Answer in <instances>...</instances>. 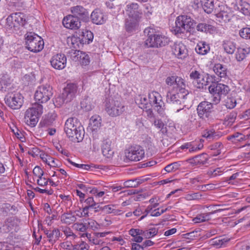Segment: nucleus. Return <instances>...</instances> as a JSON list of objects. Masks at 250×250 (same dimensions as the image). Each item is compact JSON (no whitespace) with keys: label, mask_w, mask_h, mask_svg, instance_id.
Listing matches in <instances>:
<instances>
[{"label":"nucleus","mask_w":250,"mask_h":250,"mask_svg":"<svg viewBox=\"0 0 250 250\" xmlns=\"http://www.w3.org/2000/svg\"><path fill=\"white\" fill-rule=\"evenodd\" d=\"M135 102L139 107L145 110L147 106L153 104L154 109L158 113L163 115L165 110V104L162 101L161 95L157 92L152 91L148 95V99L146 95H139L136 99Z\"/></svg>","instance_id":"obj_1"},{"label":"nucleus","mask_w":250,"mask_h":250,"mask_svg":"<svg viewBox=\"0 0 250 250\" xmlns=\"http://www.w3.org/2000/svg\"><path fill=\"white\" fill-rule=\"evenodd\" d=\"M64 131L67 136L74 142H80L84 136V129L76 118L68 119L65 123Z\"/></svg>","instance_id":"obj_2"},{"label":"nucleus","mask_w":250,"mask_h":250,"mask_svg":"<svg viewBox=\"0 0 250 250\" xmlns=\"http://www.w3.org/2000/svg\"><path fill=\"white\" fill-rule=\"evenodd\" d=\"M105 110L108 115L116 117L124 112L125 106L122 104L120 97L111 96L106 101Z\"/></svg>","instance_id":"obj_3"},{"label":"nucleus","mask_w":250,"mask_h":250,"mask_svg":"<svg viewBox=\"0 0 250 250\" xmlns=\"http://www.w3.org/2000/svg\"><path fill=\"white\" fill-rule=\"evenodd\" d=\"M185 87L186 86H183L177 89H171L169 91L167 95V102L176 104L185 103L189 94Z\"/></svg>","instance_id":"obj_4"},{"label":"nucleus","mask_w":250,"mask_h":250,"mask_svg":"<svg viewBox=\"0 0 250 250\" xmlns=\"http://www.w3.org/2000/svg\"><path fill=\"white\" fill-rule=\"evenodd\" d=\"M42 112V105L39 104H34L26 110L24 117L25 122L28 125L35 126Z\"/></svg>","instance_id":"obj_5"},{"label":"nucleus","mask_w":250,"mask_h":250,"mask_svg":"<svg viewBox=\"0 0 250 250\" xmlns=\"http://www.w3.org/2000/svg\"><path fill=\"white\" fill-rule=\"evenodd\" d=\"M26 48L33 52L41 51L44 46V42L42 38L34 33L30 32L26 34Z\"/></svg>","instance_id":"obj_6"},{"label":"nucleus","mask_w":250,"mask_h":250,"mask_svg":"<svg viewBox=\"0 0 250 250\" xmlns=\"http://www.w3.org/2000/svg\"><path fill=\"white\" fill-rule=\"evenodd\" d=\"M208 90L212 94V101L217 104L222 97L226 96L229 91V86L220 83H212L208 87Z\"/></svg>","instance_id":"obj_7"},{"label":"nucleus","mask_w":250,"mask_h":250,"mask_svg":"<svg viewBox=\"0 0 250 250\" xmlns=\"http://www.w3.org/2000/svg\"><path fill=\"white\" fill-rule=\"evenodd\" d=\"M146 29V32L148 31V38L146 41V44L149 47H158L166 46L170 42L169 39L162 34H149L151 32Z\"/></svg>","instance_id":"obj_8"},{"label":"nucleus","mask_w":250,"mask_h":250,"mask_svg":"<svg viewBox=\"0 0 250 250\" xmlns=\"http://www.w3.org/2000/svg\"><path fill=\"white\" fill-rule=\"evenodd\" d=\"M194 21L187 15L178 16L175 21L174 31L176 34L184 33L185 31H189Z\"/></svg>","instance_id":"obj_9"},{"label":"nucleus","mask_w":250,"mask_h":250,"mask_svg":"<svg viewBox=\"0 0 250 250\" xmlns=\"http://www.w3.org/2000/svg\"><path fill=\"white\" fill-rule=\"evenodd\" d=\"M77 91L78 86L76 83H68L64 88L62 96L56 99V103L59 102L58 104L61 105L65 103L70 102L75 98Z\"/></svg>","instance_id":"obj_10"},{"label":"nucleus","mask_w":250,"mask_h":250,"mask_svg":"<svg viewBox=\"0 0 250 250\" xmlns=\"http://www.w3.org/2000/svg\"><path fill=\"white\" fill-rule=\"evenodd\" d=\"M212 108L211 103L207 101L201 102L197 108L198 116L206 122L210 124L213 120L211 116Z\"/></svg>","instance_id":"obj_11"},{"label":"nucleus","mask_w":250,"mask_h":250,"mask_svg":"<svg viewBox=\"0 0 250 250\" xmlns=\"http://www.w3.org/2000/svg\"><path fill=\"white\" fill-rule=\"evenodd\" d=\"M6 26L9 29L16 31L25 23V19L23 14L15 13L9 16L6 20Z\"/></svg>","instance_id":"obj_12"},{"label":"nucleus","mask_w":250,"mask_h":250,"mask_svg":"<svg viewBox=\"0 0 250 250\" xmlns=\"http://www.w3.org/2000/svg\"><path fill=\"white\" fill-rule=\"evenodd\" d=\"M52 95V87L47 84L42 85L38 87L35 93V99L41 103H44L49 101Z\"/></svg>","instance_id":"obj_13"},{"label":"nucleus","mask_w":250,"mask_h":250,"mask_svg":"<svg viewBox=\"0 0 250 250\" xmlns=\"http://www.w3.org/2000/svg\"><path fill=\"white\" fill-rule=\"evenodd\" d=\"M6 104L13 109H19L23 103V97L19 92L8 93L5 97Z\"/></svg>","instance_id":"obj_14"},{"label":"nucleus","mask_w":250,"mask_h":250,"mask_svg":"<svg viewBox=\"0 0 250 250\" xmlns=\"http://www.w3.org/2000/svg\"><path fill=\"white\" fill-rule=\"evenodd\" d=\"M144 156V150L138 146L131 147L125 152L126 159L131 161H139L142 160Z\"/></svg>","instance_id":"obj_15"},{"label":"nucleus","mask_w":250,"mask_h":250,"mask_svg":"<svg viewBox=\"0 0 250 250\" xmlns=\"http://www.w3.org/2000/svg\"><path fill=\"white\" fill-rule=\"evenodd\" d=\"M19 220L15 217L8 218L2 227H0V231L6 233L17 232L19 230Z\"/></svg>","instance_id":"obj_16"},{"label":"nucleus","mask_w":250,"mask_h":250,"mask_svg":"<svg viewBox=\"0 0 250 250\" xmlns=\"http://www.w3.org/2000/svg\"><path fill=\"white\" fill-rule=\"evenodd\" d=\"M173 54L178 59L184 60L188 56V49L182 42H176L172 47Z\"/></svg>","instance_id":"obj_17"},{"label":"nucleus","mask_w":250,"mask_h":250,"mask_svg":"<svg viewBox=\"0 0 250 250\" xmlns=\"http://www.w3.org/2000/svg\"><path fill=\"white\" fill-rule=\"evenodd\" d=\"M107 233L108 232H95L93 234L86 233H83L82 236L83 237L84 236H85L89 242L92 245H102L104 243V241L102 239H101V238L105 236Z\"/></svg>","instance_id":"obj_18"},{"label":"nucleus","mask_w":250,"mask_h":250,"mask_svg":"<svg viewBox=\"0 0 250 250\" xmlns=\"http://www.w3.org/2000/svg\"><path fill=\"white\" fill-rule=\"evenodd\" d=\"M62 24L65 27L70 29H78L81 26V22L78 18L72 15L64 17Z\"/></svg>","instance_id":"obj_19"},{"label":"nucleus","mask_w":250,"mask_h":250,"mask_svg":"<svg viewBox=\"0 0 250 250\" xmlns=\"http://www.w3.org/2000/svg\"><path fill=\"white\" fill-rule=\"evenodd\" d=\"M126 13L129 18L141 19L142 13L137 3H132L126 5Z\"/></svg>","instance_id":"obj_20"},{"label":"nucleus","mask_w":250,"mask_h":250,"mask_svg":"<svg viewBox=\"0 0 250 250\" xmlns=\"http://www.w3.org/2000/svg\"><path fill=\"white\" fill-rule=\"evenodd\" d=\"M218 6V8L214 9V14L216 17L219 19V21H223L225 22H228L231 19V14L225 10V6L223 5Z\"/></svg>","instance_id":"obj_21"},{"label":"nucleus","mask_w":250,"mask_h":250,"mask_svg":"<svg viewBox=\"0 0 250 250\" xmlns=\"http://www.w3.org/2000/svg\"><path fill=\"white\" fill-rule=\"evenodd\" d=\"M62 245L66 250H88L89 249V245L83 241H81L74 245L71 242H66Z\"/></svg>","instance_id":"obj_22"},{"label":"nucleus","mask_w":250,"mask_h":250,"mask_svg":"<svg viewBox=\"0 0 250 250\" xmlns=\"http://www.w3.org/2000/svg\"><path fill=\"white\" fill-rule=\"evenodd\" d=\"M141 19L128 17L125 21V27L128 33H132L138 28Z\"/></svg>","instance_id":"obj_23"},{"label":"nucleus","mask_w":250,"mask_h":250,"mask_svg":"<svg viewBox=\"0 0 250 250\" xmlns=\"http://www.w3.org/2000/svg\"><path fill=\"white\" fill-rule=\"evenodd\" d=\"M166 83L167 85L172 86V89H177L181 87L186 86L184 80L179 77H168L166 79Z\"/></svg>","instance_id":"obj_24"},{"label":"nucleus","mask_w":250,"mask_h":250,"mask_svg":"<svg viewBox=\"0 0 250 250\" xmlns=\"http://www.w3.org/2000/svg\"><path fill=\"white\" fill-rule=\"evenodd\" d=\"M111 141L109 139L103 140L102 144V153L104 156L107 158H111L114 154V151L111 148Z\"/></svg>","instance_id":"obj_25"},{"label":"nucleus","mask_w":250,"mask_h":250,"mask_svg":"<svg viewBox=\"0 0 250 250\" xmlns=\"http://www.w3.org/2000/svg\"><path fill=\"white\" fill-rule=\"evenodd\" d=\"M71 59L73 62H89L88 55L80 51L74 52L71 55Z\"/></svg>","instance_id":"obj_26"},{"label":"nucleus","mask_w":250,"mask_h":250,"mask_svg":"<svg viewBox=\"0 0 250 250\" xmlns=\"http://www.w3.org/2000/svg\"><path fill=\"white\" fill-rule=\"evenodd\" d=\"M91 20L97 24H102L106 21V17L99 9H96L91 14Z\"/></svg>","instance_id":"obj_27"},{"label":"nucleus","mask_w":250,"mask_h":250,"mask_svg":"<svg viewBox=\"0 0 250 250\" xmlns=\"http://www.w3.org/2000/svg\"><path fill=\"white\" fill-rule=\"evenodd\" d=\"M71 12L74 15V16L82 19H85L88 18V14L87 10L83 6L77 5L71 8Z\"/></svg>","instance_id":"obj_28"},{"label":"nucleus","mask_w":250,"mask_h":250,"mask_svg":"<svg viewBox=\"0 0 250 250\" xmlns=\"http://www.w3.org/2000/svg\"><path fill=\"white\" fill-rule=\"evenodd\" d=\"M12 80L7 73L0 75V90L6 91L11 84Z\"/></svg>","instance_id":"obj_29"},{"label":"nucleus","mask_w":250,"mask_h":250,"mask_svg":"<svg viewBox=\"0 0 250 250\" xmlns=\"http://www.w3.org/2000/svg\"><path fill=\"white\" fill-rule=\"evenodd\" d=\"M101 126V118L97 115L91 117L89 120V127L94 134V132L97 131Z\"/></svg>","instance_id":"obj_30"},{"label":"nucleus","mask_w":250,"mask_h":250,"mask_svg":"<svg viewBox=\"0 0 250 250\" xmlns=\"http://www.w3.org/2000/svg\"><path fill=\"white\" fill-rule=\"evenodd\" d=\"M78 35L80 37L81 44H89L93 39V33L87 30L80 31Z\"/></svg>","instance_id":"obj_31"},{"label":"nucleus","mask_w":250,"mask_h":250,"mask_svg":"<svg viewBox=\"0 0 250 250\" xmlns=\"http://www.w3.org/2000/svg\"><path fill=\"white\" fill-rule=\"evenodd\" d=\"M61 221L65 224L70 225L74 223L77 220V217L72 211L63 213L61 216Z\"/></svg>","instance_id":"obj_32"},{"label":"nucleus","mask_w":250,"mask_h":250,"mask_svg":"<svg viewBox=\"0 0 250 250\" xmlns=\"http://www.w3.org/2000/svg\"><path fill=\"white\" fill-rule=\"evenodd\" d=\"M204 11L208 14L212 12H214V4H216L217 1L216 0H201Z\"/></svg>","instance_id":"obj_33"},{"label":"nucleus","mask_w":250,"mask_h":250,"mask_svg":"<svg viewBox=\"0 0 250 250\" xmlns=\"http://www.w3.org/2000/svg\"><path fill=\"white\" fill-rule=\"evenodd\" d=\"M223 47L224 50L228 54H233L236 49V44L230 40L224 41Z\"/></svg>","instance_id":"obj_34"},{"label":"nucleus","mask_w":250,"mask_h":250,"mask_svg":"<svg viewBox=\"0 0 250 250\" xmlns=\"http://www.w3.org/2000/svg\"><path fill=\"white\" fill-rule=\"evenodd\" d=\"M202 136L206 138L208 141H211L218 139L220 136L215 132L213 128L206 129L202 134Z\"/></svg>","instance_id":"obj_35"},{"label":"nucleus","mask_w":250,"mask_h":250,"mask_svg":"<svg viewBox=\"0 0 250 250\" xmlns=\"http://www.w3.org/2000/svg\"><path fill=\"white\" fill-rule=\"evenodd\" d=\"M213 70L215 74L220 78H225L227 76V69L221 63H215Z\"/></svg>","instance_id":"obj_36"},{"label":"nucleus","mask_w":250,"mask_h":250,"mask_svg":"<svg viewBox=\"0 0 250 250\" xmlns=\"http://www.w3.org/2000/svg\"><path fill=\"white\" fill-rule=\"evenodd\" d=\"M115 205H108L104 207H100L99 208L100 210H103L106 213L111 214L112 213L114 215H120L122 212V210L117 209L115 208Z\"/></svg>","instance_id":"obj_37"},{"label":"nucleus","mask_w":250,"mask_h":250,"mask_svg":"<svg viewBox=\"0 0 250 250\" xmlns=\"http://www.w3.org/2000/svg\"><path fill=\"white\" fill-rule=\"evenodd\" d=\"M214 213V212H211L206 213L198 214L192 219V221L194 223H200L208 221L210 219V215Z\"/></svg>","instance_id":"obj_38"},{"label":"nucleus","mask_w":250,"mask_h":250,"mask_svg":"<svg viewBox=\"0 0 250 250\" xmlns=\"http://www.w3.org/2000/svg\"><path fill=\"white\" fill-rule=\"evenodd\" d=\"M210 50L209 45L205 42H199L195 48L196 52L199 54L205 55Z\"/></svg>","instance_id":"obj_39"},{"label":"nucleus","mask_w":250,"mask_h":250,"mask_svg":"<svg viewBox=\"0 0 250 250\" xmlns=\"http://www.w3.org/2000/svg\"><path fill=\"white\" fill-rule=\"evenodd\" d=\"M144 181L145 179L141 178L130 179L125 181L123 185L125 188H136Z\"/></svg>","instance_id":"obj_40"},{"label":"nucleus","mask_w":250,"mask_h":250,"mask_svg":"<svg viewBox=\"0 0 250 250\" xmlns=\"http://www.w3.org/2000/svg\"><path fill=\"white\" fill-rule=\"evenodd\" d=\"M190 160L191 163L195 165H204L207 162L208 156L206 153H202L194 157Z\"/></svg>","instance_id":"obj_41"},{"label":"nucleus","mask_w":250,"mask_h":250,"mask_svg":"<svg viewBox=\"0 0 250 250\" xmlns=\"http://www.w3.org/2000/svg\"><path fill=\"white\" fill-rule=\"evenodd\" d=\"M83 202L86 204L85 206L93 209L95 212L99 211L100 205L95 201L93 197H88Z\"/></svg>","instance_id":"obj_42"},{"label":"nucleus","mask_w":250,"mask_h":250,"mask_svg":"<svg viewBox=\"0 0 250 250\" xmlns=\"http://www.w3.org/2000/svg\"><path fill=\"white\" fill-rule=\"evenodd\" d=\"M196 29L198 31L212 33L215 31V28L211 25L206 23H200L197 26Z\"/></svg>","instance_id":"obj_43"},{"label":"nucleus","mask_w":250,"mask_h":250,"mask_svg":"<svg viewBox=\"0 0 250 250\" xmlns=\"http://www.w3.org/2000/svg\"><path fill=\"white\" fill-rule=\"evenodd\" d=\"M46 234L50 241H56L61 236L60 230L57 229H54L52 231H47Z\"/></svg>","instance_id":"obj_44"},{"label":"nucleus","mask_w":250,"mask_h":250,"mask_svg":"<svg viewBox=\"0 0 250 250\" xmlns=\"http://www.w3.org/2000/svg\"><path fill=\"white\" fill-rule=\"evenodd\" d=\"M81 107L86 111L91 110L94 106V104L90 98H85L81 103Z\"/></svg>","instance_id":"obj_45"},{"label":"nucleus","mask_w":250,"mask_h":250,"mask_svg":"<svg viewBox=\"0 0 250 250\" xmlns=\"http://www.w3.org/2000/svg\"><path fill=\"white\" fill-rule=\"evenodd\" d=\"M158 232V229L155 227L150 228L143 230L142 235L146 238H150L156 235Z\"/></svg>","instance_id":"obj_46"},{"label":"nucleus","mask_w":250,"mask_h":250,"mask_svg":"<svg viewBox=\"0 0 250 250\" xmlns=\"http://www.w3.org/2000/svg\"><path fill=\"white\" fill-rule=\"evenodd\" d=\"M61 228L62 232H63L66 238L74 240L77 237V235L74 233L70 228L64 226L62 227Z\"/></svg>","instance_id":"obj_47"},{"label":"nucleus","mask_w":250,"mask_h":250,"mask_svg":"<svg viewBox=\"0 0 250 250\" xmlns=\"http://www.w3.org/2000/svg\"><path fill=\"white\" fill-rule=\"evenodd\" d=\"M194 85L198 88H203L207 85V81L205 79L204 76L201 75L197 79L192 81Z\"/></svg>","instance_id":"obj_48"},{"label":"nucleus","mask_w":250,"mask_h":250,"mask_svg":"<svg viewBox=\"0 0 250 250\" xmlns=\"http://www.w3.org/2000/svg\"><path fill=\"white\" fill-rule=\"evenodd\" d=\"M66 57L64 54L58 53L53 55L50 62H66Z\"/></svg>","instance_id":"obj_49"},{"label":"nucleus","mask_w":250,"mask_h":250,"mask_svg":"<svg viewBox=\"0 0 250 250\" xmlns=\"http://www.w3.org/2000/svg\"><path fill=\"white\" fill-rule=\"evenodd\" d=\"M57 117V114L54 112H49L46 116L44 122L46 125H52Z\"/></svg>","instance_id":"obj_50"},{"label":"nucleus","mask_w":250,"mask_h":250,"mask_svg":"<svg viewBox=\"0 0 250 250\" xmlns=\"http://www.w3.org/2000/svg\"><path fill=\"white\" fill-rule=\"evenodd\" d=\"M68 42H71V43L72 44L74 48L79 47L80 44H81V41L80 36H77V35L76 36L74 35L71 37H69L68 38Z\"/></svg>","instance_id":"obj_51"},{"label":"nucleus","mask_w":250,"mask_h":250,"mask_svg":"<svg viewBox=\"0 0 250 250\" xmlns=\"http://www.w3.org/2000/svg\"><path fill=\"white\" fill-rule=\"evenodd\" d=\"M202 195L200 192H190L185 195L184 198L187 201L198 200L201 198Z\"/></svg>","instance_id":"obj_52"},{"label":"nucleus","mask_w":250,"mask_h":250,"mask_svg":"<svg viewBox=\"0 0 250 250\" xmlns=\"http://www.w3.org/2000/svg\"><path fill=\"white\" fill-rule=\"evenodd\" d=\"M240 10L245 15H250V4L247 2H243L240 5Z\"/></svg>","instance_id":"obj_53"},{"label":"nucleus","mask_w":250,"mask_h":250,"mask_svg":"<svg viewBox=\"0 0 250 250\" xmlns=\"http://www.w3.org/2000/svg\"><path fill=\"white\" fill-rule=\"evenodd\" d=\"M246 138H248L246 136L243 135L242 134L236 133L232 135L229 137V139L232 140V142H241L244 140Z\"/></svg>","instance_id":"obj_54"},{"label":"nucleus","mask_w":250,"mask_h":250,"mask_svg":"<svg viewBox=\"0 0 250 250\" xmlns=\"http://www.w3.org/2000/svg\"><path fill=\"white\" fill-rule=\"evenodd\" d=\"M73 228L74 229L82 232H85L87 229L86 223L79 222L74 223L73 225Z\"/></svg>","instance_id":"obj_55"},{"label":"nucleus","mask_w":250,"mask_h":250,"mask_svg":"<svg viewBox=\"0 0 250 250\" xmlns=\"http://www.w3.org/2000/svg\"><path fill=\"white\" fill-rule=\"evenodd\" d=\"M180 166L179 162H174L167 165L164 168L165 171L167 172L174 171L178 169Z\"/></svg>","instance_id":"obj_56"},{"label":"nucleus","mask_w":250,"mask_h":250,"mask_svg":"<svg viewBox=\"0 0 250 250\" xmlns=\"http://www.w3.org/2000/svg\"><path fill=\"white\" fill-rule=\"evenodd\" d=\"M236 104V100L233 97H228L225 100V105L227 108H233Z\"/></svg>","instance_id":"obj_57"},{"label":"nucleus","mask_w":250,"mask_h":250,"mask_svg":"<svg viewBox=\"0 0 250 250\" xmlns=\"http://www.w3.org/2000/svg\"><path fill=\"white\" fill-rule=\"evenodd\" d=\"M239 35L243 39L250 40V28L245 27L239 31Z\"/></svg>","instance_id":"obj_58"},{"label":"nucleus","mask_w":250,"mask_h":250,"mask_svg":"<svg viewBox=\"0 0 250 250\" xmlns=\"http://www.w3.org/2000/svg\"><path fill=\"white\" fill-rule=\"evenodd\" d=\"M42 151L37 147H34L29 149L28 153L33 157L39 156Z\"/></svg>","instance_id":"obj_59"},{"label":"nucleus","mask_w":250,"mask_h":250,"mask_svg":"<svg viewBox=\"0 0 250 250\" xmlns=\"http://www.w3.org/2000/svg\"><path fill=\"white\" fill-rule=\"evenodd\" d=\"M91 208L86 206H84L82 208V212H80V214H77V216L79 218H86L89 217L90 215L89 210Z\"/></svg>","instance_id":"obj_60"},{"label":"nucleus","mask_w":250,"mask_h":250,"mask_svg":"<svg viewBox=\"0 0 250 250\" xmlns=\"http://www.w3.org/2000/svg\"><path fill=\"white\" fill-rule=\"evenodd\" d=\"M90 192L91 194H93L96 197L100 198V197H102L104 196V195L105 194L106 191H99L97 188H93L90 191Z\"/></svg>","instance_id":"obj_61"},{"label":"nucleus","mask_w":250,"mask_h":250,"mask_svg":"<svg viewBox=\"0 0 250 250\" xmlns=\"http://www.w3.org/2000/svg\"><path fill=\"white\" fill-rule=\"evenodd\" d=\"M168 209L167 208H166L165 209H160V208H158L157 209H155L154 210H153L151 212V214H150V215L151 216H154V217H158V216H160L162 214L164 213V212H165Z\"/></svg>","instance_id":"obj_62"},{"label":"nucleus","mask_w":250,"mask_h":250,"mask_svg":"<svg viewBox=\"0 0 250 250\" xmlns=\"http://www.w3.org/2000/svg\"><path fill=\"white\" fill-rule=\"evenodd\" d=\"M86 225L87 226V228H89L93 230L98 229L99 227L98 224L93 219H88Z\"/></svg>","instance_id":"obj_63"},{"label":"nucleus","mask_w":250,"mask_h":250,"mask_svg":"<svg viewBox=\"0 0 250 250\" xmlns=\"http://www.w3.org/2000/svg\"><path fill=\"white\" fill-rule=\"evenodd\" d=\"M223 172L221 167L217 168L213 170H210L208 172V174L212 177H216L221 175Z\"/></svg>","instance_id":"obj_64"}]
</instances>
